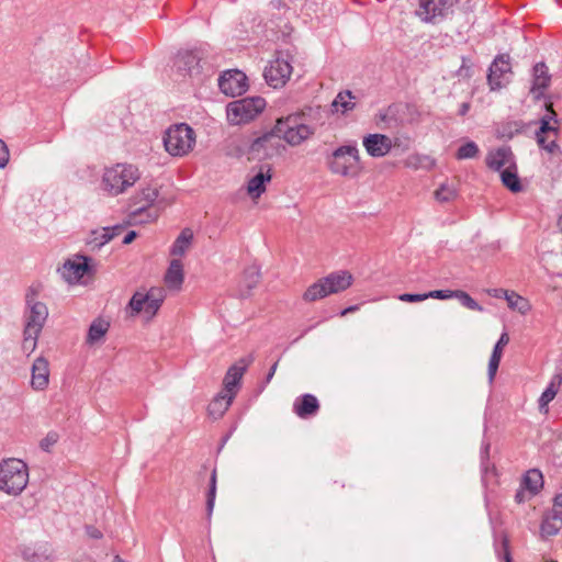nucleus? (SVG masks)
Segmentation results:
<instances>
[{
    "instance_id": "obj_35",
    "label": "nucleus",
    "mask_w": 562,
    "mask_h": 562,
    "mask_svg": "<svg viewBox=\"0 0 562 562\" xmlns=\"http://www.w3.org/2000/svg\"><path fill=\"white\" fill-rule=\"evenodd\" d=\"M506 301L512 310L518 311L520 314H526L530 311L529 302L514 291H509Z\"/></svg>"
},
{
    "instance_id": "obj_15",
    "label": "nucleus",
    "mask_w": 562,
    "mask_h": 562,
    "mask_svg": "<svg viewBox=\"0 0 562 562\" xmlns=\"http://www.w3.org/2000/svg\"><path fill=\"white\" fill-rule=\"evenodd\" d=\"M512 72L509 55L502 54L495 57L490 67L487 81L491 90L501 89L507 80V75Z\"/></svg>"
},
{
    "instance_id": "obj_38",
    "label": "nucleus",
    "mask_w": 562,
    "mask_h": 562,
    "mask_svg": "<svg viewBox=\"0 0 562 562\" xmlns=\"http://www.w3.org/2000/svg\"><path fill=\"white\" fill-rule=\"evenodd\" d=\"M216 482H217L216 470L214 469L212 471V473H211L210 488H209V492H207V495H206V514H207V518L209 519L211 518V515L213 513L214 505H215Z\"/></svg>"
},
{
    "instance_id": "obj_33",
    "label": "nucleus",
    "mask_w": 562,
    "mask_h": 562,
    "mask_svg": "<svg viewBox=\"0 0 562 562\" xmlns=\"http://www.w3.org/2000/svg\"><path fill=\"white\" fill-rule=\"evenodd\" d=\"M502 183L509 189L512 192L521 191V183L517 173V165L514 164V167L506 168L501 172Z\"/></svg>"
},
{
    "instance_id": "obj_32",
    "label": "nucleus",
    "mask_w": 562,
    "mask_h": 562,
    "mask_svg": "<svg viewBox=\"0 0 562 562\" xmlns=\"http://www.w3.org/2000/svg\"><path fill=\"white\" fill-rule=\"evenodd\" d=\"M260 270L257 266H250L245 269L241 280L240 295L247 296L249 292L259 283Z\"/></svg>"
},
{
    "instance_id": "obj_6",
    "label": "nucleus",
    "mask_w": 562,
    "mask_h": 562,
    "mask_svg": "<svg viewBox=\"0 0 562 562\" xmlns=\"http://www.w3.org/2000/svg\"><path fill=\"white\" fill-rule=\"evenodd\" d=\"M266 106L261 97L244 98L227 104V120L233 125L245 124L259 115Z\"/></svg>"
},
{
    "instance_id": "obj_10",
    "label": "nucleus",
    "mask_w": 562,
    "mask_h": 562,
    "mask_svg": "<svg viewBox=\"0 0 562 562\" xmlns=\"http://www.w3.org/2000/svg\"><path fill=\"white\" fill-rule=\"evenodd\" d=\"M292 57L289 53L279 52L276 59L265 68L263 77L272 88H281L292 74Z\"/></svg>"
},
{
    "instance_id": "obj_61",
    "label": "nucleus",
    "mask_w": 562,
    "mask_h": 562,
    "mask_svg": "<svg viewBox=\"0 0 562 562\" xmlns=\"http://www.w3.org/2000/svg\"><path fill=\"white\" fill-rule=\"evenodd\" d=\"M140 213V209H136L131 212L130 218L126 222V225H133L135 223L134 217L137 216Z\"/></svg>"
},
{
    "instance_id": "obj_3",
    "label": "nucleus",
    "mask_w": 562,
    "mask_h": 562,
    "mask_svg": "<svg viewBox=\"0 0 562 562\" xmlns=\"http://www.w3.org/2000/svg\"><path fill=\"white\" fill-rule=\"evenodd\" d=\"M327 167L334 175L356 178L361 172L359 150L356 145H344L336 148L327 158Z\"/></svg>"
},
{
    "instance_id": "obj_12",
    "label": "nucleus",
    "mask_w": 562,
    "mask_h": 562,
    "mask_svg": "<svg viewBox=\"0 0 562 562\" xmlns=\"http://www.w3.org/2000/svg\"><path fill=\"white\" fill-rule=\"evenodd\" d=\"M450 7L448 0H419L415 14L425 23H436L447 15Z\"/></svg>"
},
{
    "instance_id": "obj_57",
    "label": "nucleus",
    "mask_w": 562,
    "mask_h": 562,
    "mask_svg": "<svg viewBox=\"0 0 562 562\" xmlns=\"http://www.w3.org/2000/svg\"><path fill=\"white\" fill-rule=\"evenodd\" d=\"M525 490H526V488H524V487L521 486V488H520V490H518V491L516 492L515 501H516L517 503H519V504H520V503H524V502H525V499H526V492H525Z\"/></svg>"
},
{
    "instance_id": "obj_13",
    "label": "nucleus",
    "mask_w": 562,
    "mask_h": 562,
    "mask_svg": "<svg viewBox=\"0 0 562 562\" xmlns=\"http://www.w3.org/2000/svg\"><path fill=\"white\" fill-rule=\"evenodd\" d=\"M252 360V356L244 357L229 367L224 376L223 390L221 392L232 394V396L235 397L239 389L240 380Z\"/></svg>"
},
{
    "instance_id": "obj_9",
    "label": "nucleus",
    "mask_w": 562,
    "mask_h": 562,
    "mask_svg": "<svg viewBox=\"0 0 562 562\" xmlns=\"http://www.w3.org/2000/svg\"><path fill=\"white\" fill-rule=\"evenodd\" d=\"M25 304L23 330L41 334L48 317L46 304L36 300V293L32 289L25 295Z\"/></svg>"
},
{
    "instance_id": "obj_1",
    "label": "nucleus",
    "mask_w": 562,
    "mask_h": 562,
    "mask_svg": "<svg viewBox=\"0 0 562 562\" xmlns=\"http://www.w3.org/2000/svg\"><path fill=\"white\" fill-rule=\"evenodd\" d=\"M139 179L138 168L128 164H115L103 169L100 189L108 196L126 192Z\"/></svg>"
},
{
    "instance_id": "obj_17",
    "label": "nucleus",
    "mask_w": 562,
    "mask_h": 562,
    "mask_svg": "<svg viewBox=\"0 0 562 562\" xmlns=\"http://www.w3.org/2000/svg\"><path fill=\"white\" fill-rule=\"evenodd\" d=\"M201 53L200 50H184L178 53L173 66L182 76H196L201 72Z\"/></svg>"
},
{
    "instance_id": "obj_16",
    "label": "nucleus",
    "mask_w": 562,
    "mask_h": 562,
    "mask_svg": "<svg viewBox=\"0 0 562 562\" xmlns=\"http://www.w3.org/2000/svg\"><path fill=\"white\" fill-rule=\"evenodd\" d=\"M218 87L226 95H240L247 90V77L239 70H227L218 78Z\"/></svg>"
},
{
    "instance_id": "obj_2",
    "label": "nucleus",
    "mask_w": 562,
    "mask_h": 562,
    "mask_svg": "<svg viewBox=\"0 0 562 562\" xmlns=\"http://www.w3.org/2000/svg\"><path fill=\"white\" fill-rule=\"evenodd\" d=\"M29 483V468L16 458H8L0 462V491L11 495H20Z\"/></svg>"
},
{
    "instance_id": "obj_59",
    "label": "nucleus",
    "mask_w": 562,
    "mask_h": 562,
    "mask_svg": "<svg viewBox=\"0 0 562 562\" xmlns=\"http://www.w3.org/2000/svg\"><path fill=\"white\" fill-rule=\"evenodd\" d=\"M503 547L505 550V560L506 562H512L510 553L508 550V540L506 538L503 539Z\"/></svg>"
},
{
    "instance_id": "obj_25",
    "label": "nucleus",
    "mask_w": 562,
    "mask_h": 562,
    "mask_svg": "<svg viewBox=\"0 0 562 562\" xmlns=\"http://www.w3.org/2000/svg\"><path fill=\"white\" fill-rule=\"evenodd\" d=\"M551 77L548 74V67L543 63H538L533 67V82L531 92L539 98L550 85Z\"/></svg>"
},
{
    "instance_id": "obj_56",
    "label": "nucleus",
    "mask_w": 562,
    "mask_h": 562,
    "mask_svg": "<svg viewBox=\"0 0 562 562\" xmlns=\"http://www.w3.org/2000/svg\"><path fill=\"white\" fill-rule=\"evenodd\" d=\"M137 237V233L135 231H131L128 232L124 238H123V244L125 245H128L131 244L135 238Z\"/></svg>"
},
{
    "instance_id": "obj_43",
    "label": "nucleus",
    "mask_w": 562,
    "mask_h": 562,
    "mask_svg": "<svg viewBox=\"0 0 562 562\" xmlns=\"http://www.w3.org/2000/svg\"><path fill=\"white\" fill-rule=\"evenodd\" d=\"M353 97L350 91L339 92L337 94V97L335 98L333 105L334 106L340 105L342 108V112L350 111L355 108V103L349 101Z\"/></svg>"
},
{
    "instance_id": "obj_28",
    "label": "nucleus",
    "mask_w": 562,
    "mask_h": 562,
    "mask_svg": "<svg viewBox=\"0 0 562 562\" xmlns=\"http://www.w3.org/2000/svg\"><path fill=\"white\" fill-rule=\"evenodd\" d=\"M271 175L269 170L266 172L260 169V171L254 176L247 186V192L252 199H258L266 191V183L270 182Z\"/></svg>"
},
{
    "instance_id": "obj_48",
    "label": "nucleus",
    "mask_w": 562,
    "mask_h": 562,
    "mask_svg": "<svg viewBox=\"0 0 562 562\" xmlns=\"http://www.w3.org/2000/svg\"><path fill=\"white\" fill-rule=\"evenodd\" d=\"M551 515H553L554 518H559L560 522H562V494L554 497Z\"/></svg>"
},
{
    "instance_id": "obj_4",
    "label": "nucleus",
    "mask_w": 562,
    "mask_h": 562,
    "mask_svg": "<svg viewBox=\"0 0 562 562\" xmlns=\"http://www.w3.org/2000/svg\"><path fill=\"white\" fill-rule=\"evenodd\" d=\"M352 276L348 271H337L319 279L310 285L303 294V300L314 302L330 294L345 291L352 284Z\"/></svg>"
},
{
    "instance_id": "obj_19",
    "label": "nucleus",
    "mask_w": 562,
    "mask_h": 562,
    "mask_svg": "<svg viewBox=\"0 0 562 562\" xmlns=\"http://www.w3.org/2000/svg\"><path fill=\"white\" fill-rule=\"evenodd\" d=\"M165 299L166 290L162 286H153L143 295V322L153 319Z\"/></svg>"
},
{
    "instance_id": "obj_23",
    "label": "nucleus",
    "mask_w": 562,
    "mask_h": 562,
    "mask_svg": "<svg viewBox=\"0 0 562 562\" xmlns=\"http://www.w3.org/2000/svg\"><path fill=\"white\" fill-rule=\"evenodd\" d=\"M363 146L372 157H383L392 148V140L383 134H370L363 138Z\"/></svg>"
},
{
    "instance_id": "obj_44",
    "label": "nucleus",
    "mask_w": 562,
    "mask_h": 562,
    "mask_svg": "<svg viewBox=\"0 0 562 562\" xmlns=\"http://www.w3.org/2000/svg\"><path fill=\"white\" fill-rule=\"evenodd\" d=\"M126 313L131 317L140 313V293L139 292H135L134 295L132 296L128 307L126 310Z\"/></svg>"
},
{
    "instance_id": "obj_58",
    "label": "nucleus",
    "mask_w": 562,
    "mask_h": 562,
    "mask_svg": "<svg viewBox=\"0 0 562 562\" xmlns=\"http://www.w3.org/2000/svg\"><path fill=\"white\" fill-rule=\"evenodd\" d=\"M471 104L469 102H463L459 109V115L464 116L470 111Z\"/></svg>"
},
{
    "instance_id": "obj_30",
    "label": "nucleus",
    "mask_w": 562,
    "mask_h": 562,
    "mask_svg": "<svg viewBox=\"0 0 562 562\" xmlns=\"http://www.w3.org/2000/svg\"><path fill=\"white\" fill-rule=\"evenodd\" d=\"M562 383V374L557 373L552 376L548 387L543 391L539 398V409L540 412H548V404L555 397L559 387Z\"/></svg>"
},
{
    "instance_id": "obj_45",
    "label": "nucleus",
    "mask_w": 562,
    "mask_h": 562,
    "mask_svg": "<svg viewBox=\"0 0 562 562\" xmlns=\"http://www.w3.org/2000/svg\"><path fill=\"white\" fill-rule=\"evenodd\" d=\"M58 434L55 432V431H50L46 435L45 438H43L41 440V443H40V447L44 450V451H49L50 448L58 441Z\"/></svg>"
},
{
    "instance_id": "obj_49",
    "label": "nucleus",
    "mask_w": 562,
    "mask_h": 562,
    "mask_svg": "<svg viewBox=\"0 0 562 562\" xmlns=\"http://www.w3.org/2000/svg\"><path fill=\"white\" fill-rule=\"evenodd\" d=\"M508 342H509L508 334L507 333H503L501 335L498 341L494 346L493 352H496L497 355L502 356L503 355V349H504L505 346H507Z\"/></svg>"
},
{
    "instance_id": "obj_40",
    "label": "nucleus",
    "mask_w": 562,
    "mask_h": 562,
    "mask_svg": "<svg viewBox=\"0 0 562 562\" xmlns=\"http://www.w3.org/2000/svg\"><path fill=\"white\" fill-rule=\"evenodd\" d=\"M454 297L458 299L460 303L469 310L479 312L483 311V307L464 291L457 290Z\"/></svg>"
},
{
    "instance_id": "obj_26",
    "label": "nucleus",
    "mask_w": 562,
    "mask_h": 562,
    "mask_svg": "<svg viewBox=\"0 0 562 562\" xmlns=\"http://www.w3.org/2000/svg\"><path fill=\"white\" fill-rule=\"evenodd\" d=\"M183 266L180 260L173 259L165 274V283L170 290H180L183 283Z\"/></svg>"
},
{
    "instance_id": "obj_14",
    "label": "nucleus",
    "mask_w": 562,
    "mask_h": 562,
    "mask_svg": "<svg viewBox=\"0 0 562 562\" xmlns=\"http://www.w3.org/2000/svg\"><path fill=\"white\" fill-rule=\"evenodd\" d=\"M164 207V201L158 199L157 184L143 189V224L155 222Z\"/></svg>"
},
{
    "instance_id": "obj_41",
    "label": "nucleus",
    "mask_w": 562,
    "mask_h": 562,
    "mask_svg": "<svg viewBox=\"0 0 562 562\" xmlns=\"http://www.w3.org/2000/svg\"><path fill=\"white\" fill-rule=\"evenodd\" d=\"M479 154V147L474 142H468L460 146L457 151L458 159H470L476 157Z\"/></svg>"
},
{
    "instance_id": "obj_37",
    "label": "nucleus",
    "mask_w": 562,
    "mask_h": 562,
    "mask_svg": "<svg viewBox=\"0 0 562 562\" xmlns=\"http://www.w3.org/2000/svg\"><path fill=\"white\" fill-rule=\"evenodd\" d=\"M124 225H115L113 227H103L100 232V240L99 237L94 238L95 246L101 247L104 244L112 240L115 236L120 235L124 231Z\"/></svg>"
},
{
    "instance_id": "obj_20",
    "label": "nucleus",
    "mask_w": 562,
    "mask_h": 562,
    "mask_svg": "<svg viewBox=\"0 0 562 562\" xmlns=\"http://www.w3.org/2000/svg\"><path fill=\"white\" fill-rule=\"evenodd\" d=\"M49 362L45 357H37L31 368L30 385L34 391H44L49 384Z\"/></svg>"
},
{
    "instance_id": "obj_8",
    "label": "nucleus",
    "mask_w": 562,
    "mask_h": 562,
    "mask_svg": "<svg viewBox=\"0 0 562 562\" xmlns=\"http://www.w3.org/2000/svg\"><path fill=\"white\" fill-rule=\"evenodd\" d=\"M559 136V122L552 110L540 120V127L536 134L538 145L552 156L560 155L561 148L557 144Z\"/></svg>"
},
{
    "instance_id": "obj_64",
    "label": "nucleus",
    "mask_w": 562,
    "mask_h": 562,
    "mask_svg": "<svg viewBox=\"0 0 562 562\" xmlns=\"http://www.w3.org/2000/svg\"><path fill=\"white\" fill-rule=\"evenodd\" d=\"M558 228L562 233V212H561V215L559 216V220H558Z\"/></svg>"
},
{
    "instance_id": "obj_47",
    "label": "nucleus",
    "mask_w": 562,
    "mask_h": 562,
    "mask_svg": "<svg viewBox=\"0 0 562 562\" xmlns=\"http://www.w3.org/2000/svg\"><path fill=\"white\" fill-rule=\"evenodd\" d=\"M398 300L402 302L417 303V302L427 300V295H426V293H424V294L404 293L398 296Z\"/></svg>"
},
{
    "instance_id": "obj_55",
    "label": "nucleus",
    "mask_w": 562,
    "mask_h": 562,
    "mask_svg": "<svg viewBox=\"0 0 562 562\" xmlns=\"http://www.w3.org/2000/svg\"><path fill=\"white\" fill-rule=\"evenodd\" d=\"M498 367L499 364L497 363L488 362V380L491 383L494 381Z\"/></svg>"
},
{
    "instance_id": "obj_60",
    "label": "nucleus",
    "mask_w": 562,
    "mask_h": 562,
    "mask_svg": "<svg viewBox=\"0 0 562 562\" xmlns=\"http://www.w3.org/2000/svg\"><path fill=\"white\" fill-rule=\"evenodd\" d=\"M277 367H278V361L273 363V366L270 368L268 374H267V378H266V382L269 383L271 381V379L273 378L274 373H276V370H277Z\"/></svg>"
},
{
    "instance_id": "obj_29",
    "label": "nucleus",
    "mask_w": 562,
    "mask_h": 562,
    "mask_svg": "<svg viewBox=\"0 0 562 562\" xmlns=\"http://www.w3.org/2000/svg\"><path fill=\"white\" fill-rule=\"evenodd\" d=\"M234 397L232 394L220 392L218 395L209 404V414L216 418H220L228 409Z\"/></svg>"
},
{
    "instance_id": "obj_24",
    "label": "nucleus",
    "mask_w": 562,
    "mask_h": 562,
    "mask_svg": "<svg viewBox=\"0 0 562 562\" xmlns=\"http://www.w3.org/2000/svg\"><path fill=\"white\" fill-rule=\"evenodd\" d=\"M319 407L318 400L312 394H303L296 397L293 403V412L303 419L315 416Z\"/></svg>"
},
{
    "instance_id": "obj_63",
    "label": "nucleus",
    "mask_w": 562,
    "mask_h": 562,
    "mask_svg": "<svg viewBox=\"0 0 562 562\" xmlns=\"http://www.w3.org/2000/svg\"><path fill=\"white\" fill-rule=\"evenodd\" d=\"M356 310H357V307H356V306H351V307L345 308L340 314H341V316H345V315H347L348 313H351V312H353V311H356Z\"/></svg>"
},
{
    "instance_id": "obj_21",
    "label": "nucleus",
    "mask_w": 562,
    "mask_h": 562,
    "mask_svg": "<svg viewBox=\"0 0 562 562\" xmlns=\"http://www.w3.org/2000/svg\"><path fill=\"white\" fill-rule=\"evenodd\" d=\"M88 271L86 257H77L68 259L59 269L60 276L69 284L78 283Z\"/></svg>"
},
{
    "instance_id": "obj_46",
    "label": "nucleus",
    "mask_w": 562,
    "mask_h": 562,
    "mask_svg": "<svg viewBox=\"0 0 562 562\" xmlns=\"http://www.w3.org/2000/svg\"><path fill=\"white\" fill-rule=\"evenodd\" d=\"M454 293H456V291H451V290H434V291L426 293V295H427V299L431 297V299H438V300H447V299L454 297Z\"/></svg>"
},
{
    "instance_id": "obj_54",
    "label": "nucleus",
    "mask_w": 562,
    "mask_h": 562,
    "mask_svg": "<svg viewBox=\"0 0 562 562\" xmlns=\"http://www.w3.org/2000/svg\"><path fill=\"white\" fill-rule=\"evenodd\" d=\"M490 295L494 296V297H504L506 300L509 291L507 290H504V289H494L492 291H488Z\"/></svg>"
},
{
    "instance_id": "obj_52",
    "label": "nucleus",
    "mask_w": 562,
    "mask_h": 562,
    "mask_svg": "<svg viewBox=\"0 0 562 562\" xmlns=\"http://www.w3.org/2000/svg\"><path fill=\"white\" fill-rule=\"evenodd\" d=\"M86 531H87V535L90 537V538H93V539H99L102 537V533L99 529H97L95 527H92V526H88L86 528Z\"/></svg>"
},
{
    "instance_id": "obj_27",
    "label": "nucleus",
    "mask_w": 562,
    "mask_h": 562,
    "mask_svg": "<svg viewBox=\"0 0 562 562\" xmlns=\"http://www.w3.org/2000/svg\"><path fill=\"white\" fill-rule=\"evenodd\" d=\"M110 328V322L98 317L90 324L88 334L86 337V344L93 346L102 341L103 337Z\"/></svg>"
},
{
    "instance_id": "obj_5",
    "label": "nucleus",
    "mask_w": 562,
    "mask_h": 562,
    "mask_svg": "<svg viewBox=\"0 0 562 562\" xmlns=\"http://www.w3.org/2000/svg\"><path fill=\"white\" fill-rule=\"evenodd\" d=\"M164 145L171 156H186L195 145V132L186 123L172 125L164 136Z\"/></svg>"
},
{
    "instance_id": "obj_62",
    "label": "nucleus",
    "mask_w": 562,
    "mask_h": 562,
    "mask_svg": "<svg viewBox=\"0 0 562 562\" xmlns=\"http://www.w3.org/2000/svg\"><path fill=\"white\" fill-rule=\"evenodd\" d=\"M501 359H502V356L497 355L496 352H492V355H491V358H490V361H488V362L499 364Z\"/></svg>"
},
{
    "instance_id": "obj_39",
    "label": "nucleus",
    "mask_w": 562,
    "mask_h": 562,
    "mask_svg": "<svg viewBox=\"0 0 562 562\" xmlns=\"http://www.w3.org/2000/svg\"><path fill=\"white\" fill-rule=\"evenodd\" d=\"M457 196V191L453 187L443 183L435 191V198L439 202H449Z\"/></svg>"
},
{
    "instance_id": "obj_50",
    "label": "nucleus",
    "mask_w": 562,
    "mask_h": 562,
    "mask_svg": "<svg viewBox=\"0 0 562 562\" xmlns=\"http://www.w3.org/2000/svg\"><path fill=\"white\" fill-rule=\"evenodd\" d=\"M9 161V149L5 143L0 139V168L5 167Z\"/></svg>"
},
{
    "instance_id": "obj_22",
    "label": "nucleus",
    "mask_w": 562,
    "mask_h": 562,
    "mask_svg": "<svg viewBox=\"0 0 562 562\" xmlns=\"http://www.w3.org/2000/svg\"><path fill=\"white\" fill-rule=\"evenodd\" d=\"M485 162L490 169L502 172L514 167L516 159L509 147H499L487 154Z\"/></svg>"
},
{
    "instance_id": "obj_51",
    "label": "nucleus",
    "mask_w": 562,
    "mask_h": 562,
    "mask_svg": "<svg viewBox=\"0 0 562 562\" xmlns=\"http://www.w3.org/2000/svg\"><path fill=\"white\" fill-rule=\"evenodd\" d=\"M470 71H471V69H470V66L467 65V59L462 58V65L458 70V76L459 77H470Z\"/></svg>"
},
{
    "instance_id": "obj_18",
    "label": "nucleus",
    "mask_w": 562,
    "mask_h": 562,
    "mask_svg": "<svg viewBox=\"0 0 562 562\" xmlns=\"http://www.w3.org/2000/svg\"><path fill=\"white\" fill-rule=\"evenodd\" d=\"M20 552L25 562H49L53 558V549L46 541L23 544Z\"/></svg>"
},
{
    "instance_id": "obj_42",
    "label": "nucleus",
    "mask_w": 562,
    "mask_h": 562,
    "mask_svg": "<svg viewBox=\"0 0 562 562\" xmlns=\"http://www.w3.org/2000/svg\"><path fill=\"white\" fill-rule=\"evenodd\" d=\"M41 334L38 333H31L29 330H23V342L22 348L24 351H26L29 355L32 353L36 347H37V339Z\"/></svg>"
},
{
    "instance_id": "obj_34",
    "label": "nucleus",
    "mask_w": 562,
    "mask_h": 562,
    "mask_svg": "<svg viewBox=\"0 0 562 562\" xmlns=\"http://www.w3.org/2000/svg\"><path fill=\"white\" fill-rule=\"evenodd\" d=\"M193 239V233L189 228H184L173 243L171 254L173 256H183L190 248Z\"/></svg>"
},
{
    "instance_id": "obj_36",
    "label": "nucleus",
    "mask_w": 562,
    "mask_h": 562,
    "mask_svg": "<svg viewBox=\"0 0 562 562\" xmlns=\"http://www.w3.org/2000/svg\"><path fill=\"white\" fill-rule=\"evenodd\" d=\"M562 522H560L559 518H554L553 515H549L541 522V535L542 537H553L559 533L561 530Z\"/></svg>"
},
{
    "instance_id": "obj_53",
    "label": "nucleus",
    "mask_w": 562,
    "mask_h": 562,
    "mask_svg": "<svg viewBox=\"0 0 562 562\" xmlns=\"http://www.w3.org/2000/svg\"><path fill=\"white\" fill-rule=\"evenodd\" d=\"M393 115H394L393 108H392V106H390V108L385 111V113H381V114H380V120H381L382 122H385V123L387 124V126L390 127V126H391V124H390L389 120H390Z\"/></svg>"
},
{
    "instance_id": "obj_31",
    "label": "nucleus",
    "mask_w": 562,
    "mask_h": 562,
    "mask_svg": "<svg viewBox=\"0 0 562 562\" xmlns=\"http://www.w3.org/2000/svg\"><path fill=\"white\" fill-rule=\"evenodd\" d=\"M521 486L529 492L530 495H536L543 486V476L538 469H531L524 475Z\"/></svg>"
},
{
    "instance_id": "obj_7",
    "label": "nucleus",
    "mask_w": 562,
    "mask_h": 562,
    "mask_svg": "<svg viewBox=\"0 0 562 562\" xmlns=\"http://www.w3.org/2000/svg\"><path fill=\"white\" fill-rule=\"evenodd\" d=\"M299 115H290L285 119H279L274 126V132L280 139H284L288 144L295 146L313 135V130L300 122Z\"/></svg>"
},
{
    "instance_id": "obj_11",
    "label": "nucleus",
    "mask_w": 562,
    "mask_h": 562,
    "mask_svg": "<svg viewBox=\"0 0 562 562\" xmlns=\"http://www.w3.org/2000/svg\"><path fill=\"white\" fill-rule=\"evenodd\" d=\"M280 137H278L274 130L271 133L265 134L256 138L249 147V158L263 160L280 155L284 150Z\"/></svg>"
}]
</instances>
